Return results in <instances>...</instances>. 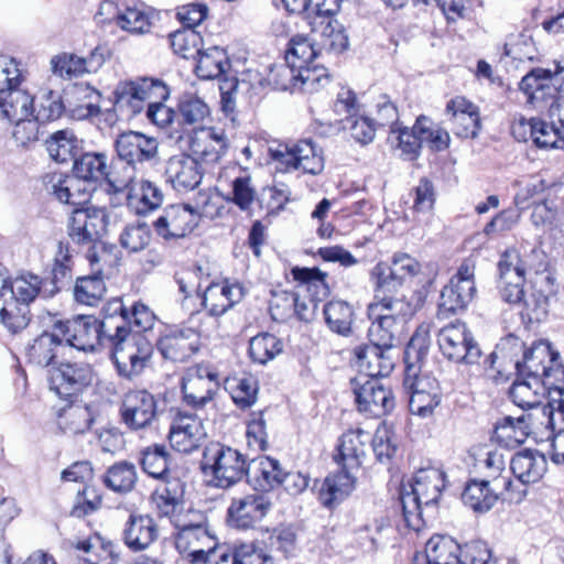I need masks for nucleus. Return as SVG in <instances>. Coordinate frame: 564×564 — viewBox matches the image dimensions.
<instances>
[{
    "label": "nucleus",
    "mask_w": 564,
    "mask_h": 564,
    "mask_svg": "<svg viewBox=\"0 0 564 564\" xmlns=\"http://www.w3.org/2000/svg\"><path fill=\"white\" fill-rule=\"evenodd\" d=\"M140 302L128 308L121 297H115L104 306V319L78 315L72 319L57 321L54 329L65 343L78 350L94 351L99 346L112 349V359L120 376L132 379L140 372V335L131 330L139 326Z\"/></svg>",
    "instance_id": "obj_1"
},
{
    "label": "nucleus",
    "mask_w": 564,
    "mask_h": 564,
    "mask_svg": "<svg viewBox=\"0 0 564 564\" xmlns=\"http://www.w3.org/2000/svg\"><path fill=\"white\" fill-rule=\"evenodd\" d=\"M485 362L501 376H509L514 370L520 377L539 379L545 386L558 383V378L564 380L561 355L547 340H539L523 350L518 338H509L499 344Z\"/></svg>",
    "instance_id": "obj_2"
},
{
    "label": "nucleus",
    "mask_w": 564,
    "mask_h": 564,
    "mask_svg": "<svg viewBox=\"0 0 564 564\" xmlns=\"http://www.w3.org/2000/svg\"><path fill=\"white\" fill-rule=\"evenodd\" d=\"M409 488L403 487L400 497L403 517L409 528L419 531L423 522V508L434 509L445 488V473L436 467L421 468Z\"/></svg>",
    "instance_id": "obj_3"
},
{
    "label": "nucleus",
    "mask_w": 564,
    "mask_h": 564,
    "mask_svg": "<svg viewBox=\"0 0 564 564\" xmlns=\"http://www.w3.org/2000/svg\"><path fill=\"white\" fill-rule=\"evenodd\" d=\"M200 468L209 486L229 488L247 475V462L235 448L210 443L203 452Z\"/></svg>",
    "instance_id": "obj_4"
},
{
    "label": "nucleus",
    "mask_w": 564,
    "mask_h": 564,
    "mask_svg": "<svg viewBox=\"0 0 564 564\" xmlns=\"http://www.w3.org/2000/svg\"><path fill=\"white\" fill-rule=\"evenodd\" d=\"M269 154L282 172L302 171L317 175L324 170L323 151L312 139L271 145Z\"/></svg>",
    "instance_id": "obj_5"
},
{
    "label": "nucleus",
    "mask_w": 564,
    "mask_h": 564,
    "mask_svg": "<svg viewBox=\"0 0 564 564\" xmlns=\"http://www.w3.org/2000/svg\"><path fill=\"white\" fill-rule=\"evenodd\" d=\"M422 272L421 263L411 254L397 252L391 264L378 262L370 271V281L375 292L394 293L400 288L409 285Z\"/></svg>",
    "instance_id": "obj_6"
},
{
    "label": "nucleus",
    "mask_w": 564,
    "mask_h": 564,
    "mask_svg": "<svg viewBox=\"0 0 564 564\" xmlns=\"http://www.w3.org/2000/svg\"><path fill=\"white\" fill-rule=\"evenodd\" d=\"M437 344L442 355L455 364L474 366L481 357L480 347L465 323H451L441 328Z\"/></svg>",
    "instance_id": "obj_7"
},
{
    "label": "nucleus",
    "mask_w": 564,
    "mask_h": 564,
    "mask_svg": "<svg viewBox=\"0 0 564 564\" xmlns=\"http://www.w3.org/2000/svg\"><path fill=\"white\" fill-rule=\"evenodd\" d=\"M475 271L476 264L470 259L459 265L457 272L442 289L438 314H455L467 308L477 292Z\"/></svg>",
    "instance_id": "obj_8"
},
{
    "label": "nucleus",
    "mask_w": 564,
    "mask_h": 564,
    "mask_svg": "<svg viewBox=\"0 0 564 564\" xmlns=\"http://www.w3.org/2000/svg\"><path fill=\"white\" fill-rule=\"evenodd\" d=\"M547 278H539L531 282L530 292L524 290V278L517 281L512 278H500L502 299L511 304H523L530 319L540 321L549 310V295L543 291Z\"/></svg>",
    "instance_id": "obj_9"
},
{
    "label": "nucleus",
    "mask_w": 564,
    "mask_h": 564,
    "mask_svg": "<svg viewBox=\"0 0 564 564\" xmlns=\"http://www.w3.org/2000/svg\"><path fill=\"white\" fill-rule=\"evenodd\" d=\"M553 415L554 413L550 409V401L546 404L540 402L517 417L505 416L497 424L496 429L501 437L509 438L516 443H523L531 433H535L541 429L552 431Z\"/></svg>",
    "instance_id": "obj_10"
},
{
    "label": "nucleus",
    "mask_w": 564,
    "mask_h": 564,
    "mask_svg": "<svg viewBox=\"0 0 564 564\" xmlns=\"http://www.w3.org/2000/svg\"><path fill=\"white\" fill-rule=\"evenodd\" d=\"M174 523L175 546L180 554L192 564H200L216 546V539L202 524L187 523L180 516L175 517Z\"/></svg>",
    "instance_id": "obj_11"
},
{
    "label": "nucleus",
    "mask_w": 564,
    "mask_h": 564,
    "mask_svg": "<svg viewBox=\"0 0 564 564\" xmlns=\"http://www.w3.org/2000/svg\"><path fill=\"white\" fill-rule=\"evenodd\" d=\"M95 379V371L89 364L66 362L50 370L48 384L56 395L68 400L91 386Z\"/></svg>",
    "instance_id": "obj_12"
},
{
    "label": "nucleus",
    "mask_w": 564,
    "mask_h": 564,
    "mask_svg": "<svg viewBox=\"0 0 564 564\" xmlns=\"http://www.w3.org/2000/svg\"><path fill=\"white\" fill-rule=\"evenodd\" d=\"M351 383L359 411L379 417L393 410V394L379 379L357 377Z\"/></svg>",
    "instance_id": "obj_13"
},
{
    "label": "nucleus",
    "mask_w": 564,
    "mask_h": 564,
    "mask_svg": "<svg viewBox=\"0 0 564 564\" xmlns=\"http://www.w3.org/2000/svg\"><path fill=\"white\" fill-rule=\"evenodd\" d=\"M218 390L217 373L209 367H189L182 380L185 402L193 408H203L210 402Z\"/></svg>",
    "instance_id": "obj_14"
},
{
    "label": "nucleus",
    "mask_w": 564,
    "mask_h": 564,
    "mask_svg": "<svg viewBox=\"0 0 564 564\" xmlns=\"http://www.w3.org/2000/svg\"><path fill=\"white\" fill-rule=\"evenodd\" d=\"M206 436L203 421L196 414L178 411L173 417L169 440L177 452L192 453L202 445Z\"/></svg>",
    "instance_id": "obj_15"
},
{
    "label": "nucleus",
    "mask_w": 564,
    "mask_h": 564,
    "mask_svg": "<svg viewBox=\"0 0 564 564\" xmlns=\"http://www.w3.org/2000/svg\"><path fill=\"white\" fill-rule=\"evenodd\" d=\"M107 224L108 216L104 208H77L69 219L68 235L79 245L95 242L105 234Z\"/></svg>",
    "instance_id": "obj_16"
},
{
    "label": "nucleus",
    "mask_w": 564,
    "mask_h": 564,
    "mask_svg": "<svg viewBox=\"0 0 564 564\" xmlns=\"http://www.w3.org/2000/svg\"><path fill=\"white\" fill-rule=\"evenodd\" d=\"M199 223V215L188 205H173L164 215L151 221L155 232L164 239L183 238Z\"/></svg>",
    "instance_id": "obj_17"
},
{
    "label": "nucleus",
    "mask_w": 564,
    "mask_h": 564,
    "mask_svg": "<svg viewBox=\"0 0 564 564\" xmlns=\"http://www.w3.org/2000/svg\"><path fill=\"white\" fill-rule=\"evenodd\" d=\"M509 477H494L490 480L469 481L462 495L465 506L477 513L488 512L499 499V490H509L511 486Z\"/></svg>",
    "instance_id": "obj_18"
},
{
    "label": "nucleus",
    "mask_w": 564,
    "mask_h": 564,
    "mask_svg": "<svg viewBox=\"0 0 564 564\" xmlns=\"http://www.w3.org/2000/svg\"><path fill=\"white\" fill-rule=\"evenodd\" d=\"M116 150L121 161L128 164L131 172L126 178L121 180L122 186L129 189L127 194L128 206L134 210L137 215L141 214V199L132 194V184L135 178V164L141 162V133L128 131L121 133L116 141Z\"/></svg>",
    "instance_id": "obj_19"
},
{
    "label": "nucleus",
    "mask_w": 564,
    "mask_h": 564,
    "mask_svg": "<svg viewBox=\"0 0 564 564\" xmlns=\"http://www.w3.org/2000/svg\"><path fill=\"white\" fill-rule=\"evenodd\" d=\"M272 503L268 497L251 494L235 498L228 508V517L231 523L241 529H248L260 522L271 509Z\"/></svg>",
    "instance_id": "obj_20"
},
{
    "label": "nucleus",
    "mask_w": 564,
    "mask_h": 564,
    "mask_svg": "<svg viewBox=\"0 0 564 564\" xmlns=\"http://www.w3.org/2000/svg\"><path fill=\"white\" fill-rule=\"evenodd\" d=\"M226 148L227 142L224 132L215 128L196 130L188 139L189 156L206 164L217 163Z\"/></svg>",
    "instance_id": "obj_21"
},
{
    "label": "nucleus",
    "mask_w": 564,
    "mask_h": 564,
    "mask_svg": "<svg viewBox=\"0 0 564 564\" xmlns=\"http://www.w3.org/2000/svg\"><path fill=\"white\" fill-rule=\"evenodd\" d=\"M356 366L362 380L387 377L394 368L392 350L379 347L375 344L360 346L355 350Z\"/></svg>",
    "instance_id": "obj_22"
},
{
    "label": "nucleus",
    "mask_w": 564,
    "mask_h": 564,
    "mask_svg": "<svg viewBox=\"0 0 564 564\" xmlns=\"http://www.w3.org/2000/svg\"><path fill=\"white\" fill-rule=\"evenodd\" d=\"M156 347L163 358L184 362L199 350V334L193 328H184L159 338Z\"/></svg>",
    "instance_id": "obj_23"
},
{
    "label": "nucleus",
    "mask_w": 564,
    "mask_h": 564,
    "mask_svg": "<svg viewBox=\"0 0 564 564\" xmlns=\"http://www.w3.org/2000/svg\"><path fill=\"white\" fill-rule=\"evenodd\" d=\"M73 172L83 184L90 188V184L107 180L108 184L115 192L123 191L121 180H112L110 177L107 155L104 153H85L74 161Z\"/></svg>",
    "instance_id": "obj_24"
},
{
    "label": "nucleus",
    "mask_w": 564,
    "mask_h": 564,
    "mask_svg": "<svg viewBox=\"0 0 564 564\" xmlns=\"http://www.w3.org/2000/svg\"><path fill=\"white\" fill-rule=\"evenodd\" d=\"M446 113L452 116L454 133L464 139L476 138L480 130L478 107L464 97L457 96L446 105Z\"/></svg>",
    "instance_id": "obj_25"
},
{
    "label": "nucleus",
    "mask_w": 564,
    "mask_h": 564,
    "mask_svg": "<svg viewBox=\"0 0 564 564\" xmlns=\"http://www.w3.org/2000/svg\"><path fill=\"white\" fill-rule=\"evenodd\" d=\"M371 441V434L362 430H351L343 434L337 447L335 460L345 469H357L361 466Z\"/></svg>",
    "instance_id": "obj_26"
},
{
    "label": "nucleus",
    "mask_w": 564,
    "mask_h": 564,
    "mask_svg": "<svg viewBox=\"0 0 564 564\" xmlns=\"http://www.w3.org/2000/svg\"><path fill=\"white\" fill-rule=\"evenodd\" d=\"M203 173L200 163L186 154L171 158L166 167L169 181L178 192L196 188L202 182Z\"/></svg>",
    "instance_id": "obj_27"
},
{
    "label": "nucleus",
    "mask_w": 564,
    "mask_h": 564,
    "mask_svg": "<svg viewBox=\"0 0 564 564\" xmlns=\"http://www.w3.org/2000/svg\"><path fill=\"white\" fill-rule=\"evenodd\" d=\"M243 290L238 283L225 280L212 283L204 292L203 305L213 316H220L241 301Z\"/></svg>",
    "instance_id": "obj_28"
},
{
    "label": "nucleus",
    "mask_w": 564,
    "mask_h": 564,
    "mask_svg": "<svg viewBox=\"0 0 564 564\" xmlns=\"http://www.w3.org/2000/svg\"><path fill=\"white\" fill-rule=\"evenodd\" d=\"M413 564H466L459 544L447 535H433L425 545V554L416 555Z\"/></svg>",
    "instance_id": "obj_29"
},
{
    "label": "nucleus",
    "mask_w": 564,
    "mask_h": 564,
    "mask_svg": "<svg viewBox=\"0 0 564 564\" xmlns=\"http://www.w3.org/2000/svg\"><path fill=\"white\" fill-rule=\"evenodd\" d=\"M283 468L279 460L269 456H261L252 459L247 467L249 482L259 491H270L280 485L283 479Z\"/></svg>",
    "instance_id": "obj_30"
},
{
    "label": "nucleus",
    "mask_w": 564,
    "mask_h": 564,
    "mask_svg": "<svg viewBox=\"0 0 564 564\" xmlns=\"http://www.w3.org/2000/svg\"><path fill=\"white\" fill-rule=\"evenodd\" d=\"M88 259L95 273L76 280L74 299L79 304L95 306L102 300L106 293V284L104 282L102 269L95 268L99 262L98 256L95 252H89Z\"/></svg>",
    "instance_id": "obj_31"
},
{
    "label": "nucleus",
    "mask_w": 564,
    "mask_h": 564,
    "mask_svg": "<svg viewBox=\"0 0 564 564\" xmlns=\"http://www.w3.org/2000/svg\"><path fill=\"white\" fill-rule=\"evenodd\" d=\"M510 468L522 484H534L546 473L547 462L539 451L525 448L514 454Z\"/></svg>",
    "instance_id": "obj_32"
},
{
    "label": "nucleus",
    "mask_w": 564,
    "mask_h": 564,
    "mask_svg": "<svg viewBox=\"0 0 564 564\" xmlns=\"http://www.w3.org/2000/svg\"><path fill=\"white\" fill-rule=\"evenodd\" d=\"M20 86L0 93V113L11 122L21 121L34 115V98Z\"/></svg>",
    "instance_id": "obj_33"
},
{
    "label": "nucleus",
    "mask_w": 564,
    "mask_h": 564,
    "mask_svg": "<svg viewBox=\"0 0 564 564\" xmlns=\"http://www.w3.org/2000/svg\"><path fill=\"white\" fill-rule=\"evenodd\" d=\"M390 293L375 292V301L368 306L369 316H387L399 324L406 326L413 316V307L405 297L389 295Z\"/></svg>",
    "instance_id": "obj_34"
},
{
    "label": "nucleus",
    "mask_w": 564,
    "mask_h": 564,
    "mask_svg": "<svg viewBox=\"0 0 564 564\" xmlns=\"http://www.w3.org/2000/svg\"><path fill=\"white\" fill-rule=\"evenodd\" d=\"M41 288L42 280L34 274H23L11 281L0 278V297L15 300L28 307L40 294Z\"/></svg>",
    "instance_id": "obj_35"
},
{
    "label": "nucleus",
    "mask_w": 564,
    "mask_h": 564,
    "mask_svg": "<svg viewBox=\"0 0 564 564\" xmlns=\"http://www.w3.org/2000/svg\"><path fill=\"white\" fill-rule=\"evenodd\" d=\"M356 477L351 469L340 470L325 478L319 489V500L323 506L333 508L348 497L355 489Z\"/></svg>",
    "instance_id": "obj_36"
},
{
    "label": "nucleus",
    "mask_w": 564,
    "mask_h": 564,
    "mask_svg": "<svg viewBox=\"0 0 564 564\" xmlns=\"http://www.w3.org/2000/svg\"><path fill=\"white\" fill-rule=\"evenodd\" d=\"M371 325L368 329V337L370 343L392 350L397 343L405 334V327L393 319L384 316H369Z\"/></svg>",
    "instance_id": "obj_37"
},
{
    "label": "nucleus",
    "mask_w": 564,
    "mask_h": 564,
    "mask_svg": "<svg viewBox=\"0 0 564 564\" xmlns=\"http://www.w3.org/2000/svg\"><path fill=\"white\" fill-rule=\"evenodd\" d=\"M196 58L195 70L197 76L203 79L219 78L225 75L230 67L226 51L219 46L202 50Z\"/></svg>",
    "instance_id": "obj_38"
},
{
    "label": "nucleus",
    "mask_w": 564,
    "mask_h": 564,
    "mask_svg": "<svg viewBox=\"0 0 564 564\" xmlns=\"http://www.w3.org/2000/svg\"><path fill=\"white\" fill-rule=\"evenodd\" d=\"M94 416L86 404H69L58 411L57 424L64 433L80 434L89 430Z\"/></svg>",
    "instance_id": "obj_39"
},
{
    "label": "nucleus",
    "mask_w": 564,
    "mask_h": 564,
    "mask_svg": "<svg viewBox=\"0 0 564 564\" xmlns=\"http://www.w3.org/2000/svg\"><path fill=\"white\" fill-rule=\"evenodd\" d=\"M545 389L543 381L522 377L513 382L509 395L516 405L527 411L541 402Z\"/></svg>",
    "instance_id": "obj_40"
},
{
    "label": "nucleus",
    "mask_w": 564,
    "mask_h": 564,
    "mask_svg": "<svg viewBox=\"0 0 564 564\" xmlns=\"http://www.w3.org/2000/svg\"><path fill=\"white\" fill-rule=\"evenodd\" d=\"M76 547L86 554L85 561L89 564H112L116 561L112 542L99 534L78 541Z\"/></svg>",
    "instance_id": "obj_41"
},
{
    "label": "nucleus",
    "mask_w": 564,
    "mask_h": 564,
    "mask_svg": "<svg viewBox=\"0 0 564 564\" xmlns=\"http://www.w3.org/2000/svg\"><path fill=\"white\" fill-rule=\"evenodd\" d=\"M324 316L329 329L339 335H348L354 322V310L345 301H330L324 306Z\"/></svg>",
    "instance_id": "obj_42"
},
{
    "label": "nucleus",
    "mask_w": 564,
    "mask_h": 564,
    "mask_svg": "<svg viewBox=\"0 0 564 564\" xmlns=\"http://www.w3.org/2000/svg\"><path fill=\"white\" fill-rule=\"evenodd\" d=\"M62 344L61 337L53 333H43L34 339L28 349L29 360L37 366L47 367L56 356V348Z\"/></svg>",
    "instance_id": "obj_43"
},
{
    "label": "nucleus",
    "mask_w": 564,
    "mask_h": 564,
    "mask_svg": "<svg viewBox=\"0 0 564 564\" xmlns=\"http://www.w3.org/2000/svg\"><path fill=\"white\" fill-rule=\"evenodd\" d=\"M115 108L128 119L141 111V89L137 83H119L115 90Z\"/></svg>",
    "instance_id": "obj_44"
},
{
    "label": "nucleus",
    "mask_w": 564,
    "mask_h": 564,
    "mask_svg": "<svg viewBox=\"0 0 564 564\" xmlns=\"http://www.w3.org/2000/svg\"><path fill=\"white\" fill-rule=\"evenodd\" d=\"M315 42V39L308 36H293L285 53L288 63L300 68L310 65L321 53V47H316Z\"/></svg>",
    "instance_id": "obj_45"
},
{
    "label": "nucleus",
    "mask_w": 564,
    "mask_h": 564,
    "mask_svg": "<svg viewBox=\"0 0 564 564\" xmlns=\"http://www.w3.org/2000/svg\"><path fill=\"white\" fill-rule=\"evenodd\" d=\"M531 139L540 149H563L564 134L555 121L549 123L541 119H533L531 126Z\"/></svg>",
    "instance_id": "obj_46"
},
{
    "label": "nucleus",
    "mask_w": 564,
    "mask_h": 564,
    "mask_svg": "<svg viewBox=\"0 0 564 564\" xmlns=\"http://www.w3.org/2000/svg\"><path fill=\"white\" fill-rule=\"evenodd\" d=\"M283 344L274 335L269 333L259 334L250 339L249 355L254 362L265 365L282 352Z\"/></svg>",
    "instance_id": "obj_47"
},
{
    "label": "nucleus",
    "mask_w": 564,
    "mask_h": 564,
    "mask_svg": "<svg viewBox=\"0 0 564 564\" xmlns=\"http://www.w3.org/2000/svg\"><path fill=\"white\" fill-rule=\"evenodd\" d=\"M52 73L58 77L72 79L89 73L86 58L72 53H62L51 58Z\"/></svg>",
    "instance_id": "obj_48"
},
{
    "label": "nucleus",
    "mask_w": 564,
    "mask_h": 564,
    "mask_svg": "<svg viewBox=\"0 0 564 564\" xmlns=\"http://www.w3.org/2000/svg\"><path fill=\"white\" fill-rule=\"evenodd\" d=\"M321 24L323 25L321 43L318 44L321 50L340 53L348 47V35L339 21L328 18L327 21L323 20Z\"/></svg>",
    "instance_id": "obj_49"
},
{
    "label": "nucleus",
    "mask_w": 564,
    "mask_h": 564,
    "mask_svg": "<svg viewBox=\"0 0 564 564\" xmlns=\"http://www.w3.org/2000/svg\"><path fill=\"white\" fill-rule=\"evenodd\" d=\"M171 46L175 54L183 58H196L199 54L203 39L198 32L192 28L177 30L170 35Z\"/></svg>",
    "instance_id": "obj_50"
},
{
    "label": "nucleus",
    "mask_w": 564,
    "mask_h": 564,
    "mask_svg": "<svg viewBox=\"0 0 564 564\" xmlns=\"http://www.w3.org/2000/svg\"><path fill=\"white\" fill-rule=\"evenodd\" d=\"M3 306L0 310L2 325L12 334L21 332L30 322V308L20 305L15 300L3 297Z\"/></svg>",
    "instance_id": "obj_51"
},
{
    "label": "nucleus",
    "mask_w": 564,
    "mask_h": 564,
    "mask_svg": "<svg viewBox=\"0 0 564 564\" xmlns=\"http://www.w3.org/2000/svg\"><path fill=\"white\" fill-rule=\"evenodd\" d=\"M226 388L232 401L241 409L254 404L258 394V383L252 377L232 378L227 381Z\"/></svg>",
    "instance_id": "obj_52"
},
{
    "label": "nucleus",
    "mask_w": 564,
    "mask_h": 564,
    "mask_svg": "<svg viewBox=\"0 0 564 564\" xmlns=\"http://www.w3.org/2000/svg\"><path fill=\"white\" fill-rule=\"evenodd\" d=\"M76 138L73 132L61 130L52 134L46 141L50 156L56 162H67L75 155Z\"/></svg>",
    "instance_id": "obj_53"
},
{
    "label": "nucleus",
    "mask_w": 564,
    "mask_h": 564,
    "mask_svg": "<svg viewBox=\"0 0 564 564\" xmlns=\"http://www.w3.org/2000/svg\"><path fill=\"white\" fill-rule=\"evenodd\" d=\"M257 191L249 175H236L231 181V193L228 200L235 203L241 210H250L256 202Z\"/></svg>",
    "instance_id": "obj_54"
},
{
    "label": "nucleus",
    "mask_w": 564,
    "mask_h": 564,
    "mask_svg": "<svg viewBox=\"0 0 564 564\" xmlns=\"http://www.w3.org/2000/svg\"><path fill=\"white\" fill-rule=\"evenodd\" d=\"M167 456L164 445L149 446L143 451V471L152 479H164L167 474Z\"/></svg>",
    "instance_id": "obj_55"
},
{
    "label": "nucleus",
    "mask_w": 564,
    "mask_h": 564,
    "mask_svg": "<svg viewBox=\"0 0 564 564\" xmlns=\"http://www.w3.org/2000/svg\"><path fill=\"white\" fill-rule=\"evenodd\" d=\"M137 473L132 465L122 463L108 469L105 484L113 491H129L137 481Z\"/></svg>",
    "instance_id": "obj_56"
},
{
    "label": "nucleus",
    "mask_w": 564,
    "mask_h": 564,
    "mask_svg": "<svg viewBox=\"0 0 564 564\" xmlns=\"http://www.w3.org/2000/svg\"><path fill=\"white\" fill-rule=\"evenodd\" d=\"M178 110L183 120L189 124L203 122L210 112L208 105L193 94H184L181 97Z\"/></svg>",
    "instance_id": "obj_57"
},
{
    "label": "nucleus",
    "mask_w": 564,
    "mask_h": 564,
    "mask_svg": "<svg viewBox=\"0 0 564 564\" xmlns=\"http://www.w3.org/2000/svg\"><path fill=\"white\" fill-rule=\"evenodd\" d=\"M415 131L420 133L422 144L427 143L435 151H442L449 144L448 132L440 128L434 129L431 120L425 116L416 119Z\"/></svg>",
    "instance_id": "obj_58"
},
{
    "label": "nucleus",
    "mask_w": 564,
    "mask_h": 564,
    "mask_svg": "<svg viewBox=\"0 0 564 564\" xmlns=\"http://www.w3.org/2000/svg\"><path fill=\"white\" fill-rule=\"evenodd\" d=\"M122 8H117V12L111 17L100 20V22H106L110 20H115L117 25L127 32L130 33H140L141 32V9L138 3L134 2L132 6L128 3V1H123L121 3Z\"/></svg>",
    "instance_id": "obj_59"
},
{
    "label": "nucleus",
    "mask_w": 564,
    "mask_h": 564,
    "mask_svg": "<svg viewBox=\"0 0 564 564\" xmlns=\"http://www.w3.org/2000/svg\"><path fill=\"white\" fill-rule=\"evenodd\" d=\"M299 66H293L285 59L284 63L275 64L270 68L268 80L276 89H297Z\"/></svg>",
    "instance_id": "obj_60"
},
{
    "label": "nucleus",
    "mask_w": 564,
    "mask_h": 564,
    "mask_svg": "<svg viewBox=\"0 0 564 564\" xmlns=\"http://www.w3.org/2000/svg\"><path fill=\"white\" fill-rule=\"evenodd\" d=\"M64 111L61 96L48 90L40 97L37 108H34V117L40 122H48L58 119Z\"/></svg>",
    "instance_id": "obj_61"
},
{
    "label": "nucleus",
    "mask_w": 564,
    "mask_h": 564,
    "mask_svg": "<svg viewBox=\"0 0 564 564\" xmlns=\"http://www.w3.org/2000/svg\"><path fill=\"white\" fill-rule=\"evenodd\" d=\"M551 79V70L544 68L533 69L527 74L520 82L519 88L528 95L531 102L542 97L545 88H550L547 82Z\"/></svg>",
    "instance_id": "obj_62"
},
{
    "label": "nucleus",
    "mask_w": 564,
    "mask_h": 564,
    "mask_svg": "<svg viewBox=\"0 0 564 564\" xmlns=\"http://www.w3.org/2000/svg\"><path fill=\"white\" fill-rule=\"evenodd\" d=\"M297 89L314 93L329 83V76L324 67L306 65L299 68Z\"/></svg>",
    "instance_id": "obj_63"
},
{
    "label": "nucleus",
    "mask_w": 564,
    "mask_h": 564,
    "mask_svg": "<svg viewBox=\"0 0 564 564\" xmlns=\"http://www.w3.org/2000/svg\"><path fill=\"white\" fill-rule=\"evenodd\" d=\"M500 278H512L520 281L527 272V264L519 250L512 248L506 250L498 263Z\"/></svg>",
    "instance_id": "obj_64"
}]
</instances>
